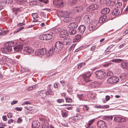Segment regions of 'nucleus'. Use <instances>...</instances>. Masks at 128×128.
Segmentation results:
<instances>
[{
	"label": "nucleus",
	"instance_id": "1",
	"mask_svg": "<svg viewBox=\"0 0 128 128\" xmlns=\"http://www.w3.org/2000/svg\"><path fill=\"white\" fill-rule=\"evenodd\" d=\"M60 37L64 38L63 41L64 44L65 46H69L71 43V40L68 36V34L67 32V30H62L59 34Z\"/></svg>",
	"mask_w": 128,
	"mask_h": 128
},
{
	"label": "nucleus",
	"instance_id": "2",
	"mask_svg": "<svg viewBox=\"0 0 128 128\" xmlns=\"http://www.w3.org/2000/svg\"><path fill=\"white\" fill-rule=\"evenodd\" d=\"M63 45H64V44L63 42H56L54 44V46L53 47L54 51L57 52L61 51Z\"/></svg>",
	"mask_w": 128,
	"mask_h": 128
},
{
	"label": "nucleus",
	"instance_id": "3",
	"mask_svg": "<svg viewBox=\"0 0 128 128\" xmlns=\"http://www.w3.org/2000/svg\"><path fill=\"white\" fill-rule=\"evenodd\" d=\"M96 77L98 79H103L106 76V73L102 70L96 71L95 73Z\"/></svg>",
	"mask_w": 128,
	"mask_h": 128
},
{
	"label": "nucleus",
	"instance_id": "4",
	"mask_svg": "<svg viewBox=\"0 0 128 128\" xmlns=\"http://www.w3.org/2000/svg\"><path fill=\"white\" fill-rule=\"evenodd\" d=\"M97 22L96 21H92L91 22L89 26L90 30L92 31L96 30L98 28L97 26Z\"/></svg>",
	"mask_w": 128,
	"mask_h": 128
},
{
	"label": "nucleus",
	"instance_id": "5",
	"mask_svg": "<svg viewBox=\"0 0 128 128\" xmlns=\"http://www.w3.org/2000/svg\"><path fill=\"white\" fill-rule=\"evenodd\" d=\"M54 5L57 8H61L64 6V2L61 0H54L53 1Z\"/></svg>",
	"mask_w": 128,
	"mask_h": 128
},
{
	"label": "nucleus",
	"instance_id": "6",
	"mask_svg": "<svg viewBox=\"0 0 128 128\" xmlns=\"http://www.w3.org/2000/svg\"><path fill=\"white\" fill-rule=\"evenodd\" d=\"M98 7V4H92L86 8L87 11L88 12H92L95 9H97Z\"/></svg>",
	"mask_w": 128,
	"mask_h": 128
},
{
	"label": "nucleus",
	"instance_id": "7",
	"mask_svg": "<svg viewBox=\"0 0 128 128\" xmlns=\"http://www.w3.org/2000/svg\"><path fill=\"white\" fill-rule=\"evenodd\" d=\"M91 74L90 72H87L82 76L84 80L86 82H87L90 81L89 78Z\"/></svg>",
	"mask_w": 128,
	"mask_h": 128
},
{
	"label": "nucleus",
	"instance_id": "8",
	"mask_svg": "<svg viewBox=\"0 0 128 128\" xmlns=\"http://www.w3.org/2000/svg\"><path fill=\"white\" fill-rule=\"evenodd\" d=\"M97 124L99 128H107L106 124L103 120H99L97 122Z\"/></svg>",
	"mask_w": 128,
	"mask_h": 128
},
{
	"label": "nucleus",
	"instance_id": "9",
	"mask_svg": "<svg viewBox=\"0 0 128 128\" xmlns=\"http://www.w3.org/2000/svg\"><path fill=\"white\" fill-rule=\"evenodd\" d=\"M78 24L79 22H71L68 26V28L75 29L77 28Z\"/></svg>",
	"mask_w": 128,
	"mask_h": 128
},
{
	"label": "nucleus",
	"instance_id": "10",
	"mask_svg": "<svg viewBox=\"0 0 128 128\" xmlns=\"http://www.w3.org/2000/svg\"><path fill=\"white\" fill-rule=\"evenodd\" d=\"M36 94L38 97L42 98H44L46 95L45 92L43 90L38 92Z\"/></svg>",
	"mask_w": 128,
	"mask_h": 128
},
{
	"label": "nucleus",
	"instance_id": "11",
	"mask_svg": "<svg viewBox=\"0 0 128 128\" xmlns=\"http://www.w3.org/2000/svg\"><path fill=\"white\" fill-rule=\"evenodd\" d=\"M12 49V48L7 46V45H6L5 48H2L1 49L2 53L4 54L8 52L11 51Z\"/></svg>",
	"mask_w": 128,
	"mask_h": 128
},
{
	"label": "nucleus",
	"instance_id": "12",
	"mask_svg": "<svg viewBox=\"0 0 128 128\" xmlns=\"http://www.w3.org/2000/svg\"><path fill=\"white\" fill-rule=\"evenodd\" d=\"M23 50L24 52H27L29 54L32 52L34 51L31 47L28 46H25L23 48Z\"/></svg>",
	"mask_w": 128,
	"mask_h": 128
},
{
	"label": "nucleus",
	"instance_id": "13",
	"mask_svg": "<svg viewBox=\"0 0 128 128\" xmlns=\"http://www.w3.org/2000/svg\"><path fill=\"white\" fill-rule=\"evenodd\" d=\"M83 7L81 6H76L74 8V10L76 12L80 13L83 10Z\"/></svg>",
	"mask_w": 128,
	"mask_h": 128
},
{
	"label": "nucleus",
	"instance_id": "14",
	"mask_svg": "<svg viewBox=\"0 0 128 128\" xmlns=\"http://www.w3.org/2000/svg\"><path fill=\"white\" fill-rule=\"evenodd\" d=\"M40 125V123L38 120H34L32 123V128H38Z\"/></svg>",
	"mask_w": 128,
	"mask_h": 128
},
{
	"label": "nucleus",
	"instance_id": "15",
	"mask_svg": "<svg viewBox=\"0 0 128 128\" xmlns=\"http://www.w3.org/2000/svg\"><path fill=\"white\" fill-rule=\"evenodd\" d=\"M86 30L85 26L83 25L80 26L78 29V32L82 34H83Z\"/></svg>",
	"mask_w": 128,
	"mask_h": 128
},
{
	"label": "nucleus",
	"instance_id": "16",
	"mask_svg": "<svg viewBox=\"0 0 128 128\" xmlns=\"http://www.w3.org/2000/svg\"><path fill=\"white\" fill-rule=\"evenodd\" d=\"M73 19L72 17L68 16L64 18L63 19V21L65 22H69L72 21Z\"/></svg>",
	"mask_w": 128,
	"mask_h": 128
},
{
	"label": "nucleus",
	"instance_id": "17",
	"mask_svg": "<svg viewBox=\"0 0 128 128\" xmlns=\"http://www.w3.org/2000/svg\"><path fill=\"white\" fill-rule=\"evenodd\" d=\"M13 2L12 0H0V2L3 3V6H5L6 4H11Z\"/></svg>",
	"mask_w": 128,
	"mask_h": 128
},
{
	"label": "nucleus",
	"instance_id": "18",
	"mask_svg": "<svg viewBox=\"0 0 128 128\" xmlns=\"http://www.w3.org/2000/svg\"><path fill=\"white\" fill-rule=\"evenodd\" d=\"M121 64L122 68L126 69H128V62L123 61V60Z\"/></svg>",
	"mask_w": 128,
	"mask_h": 128
},
{
	"label": "nucleus",
	"instance_id": "19",
	"mask_svg": "<svg viewBox=\"0 0 128 128\" xmlns=\"http://www.w3.org/2000/svg\"><path fill=\"white\" fill-rule=\"evenodd\" d=\"M110 9L108 8H105L103 9L101 11V13L103 14H106L110 12Z\"/></svg>",
	"mask_w": 128,
	"mask_h": 128
},
{
	"label": "nucleus",
	"instance_id": "20",
	"mask_svg": "<svg viewBox=\"0 0 128 128\" xmlns=\"http://www.w3.org/2000/svg\"><path fill=\"white\" fill-rule=\"evenodd\" d=\"M15 51L16 52H20L22 48V45H18L17 46L13 48Z\"/></svg>",
	"mask_w": 128,
	"mask_h": 128
},
{
	"label": "nucleus",
	"instance_id": "21",
	"mask_svg": "<svg viewBox=\"0 0 128 128\" xmlns=\"http://www.w3.org/2000/svg\"><path fill=\"white\" fill-rule=\"evenodd\" d=\"M112 15L117 16L119 14L120 12L118 9L115 8L112 10Z\"/></svg>",
	"mask_w": 128,
	"mask_h": 128
},
{
	"label": "nucleus",
	"instance_id": "22",
	"mask_svg": "<svg viewBox=\"0 0 128 128\" xmlns=\"http://www.w3.org/2000/svg\"><path fill=\"white\" fill-rule=\"evenodd\" d=\"M54 50L53 47L51 48L48 51V52L46 54V55L47 56H49L52 54L54 53Z\"/></svg>",
	"mask_w": 128,
	"mask_h": 128
},
{
	"label": "nucleus",
	"instance_id": "23",
	"mask_svg": "<svg viewBox=\"0 0 128 128\" xmlns=\"http://www.w3.org/2000/svg\"><path fill=\"white\" fill-rule=\"evenodd\" d=\"M85 64H86L84 62L80 64L77 65L78 68V69L82 70L85 68Z\"/></svg>",
	"mask_w": 128,
	"mask_h": 128
},
{
	"label": "nucleus",
	"instance_id": "24",
	"mask_svg": "<svg viewBox=\"0 0 128 128\" xmlns=\"http://www.w3.org/2000/svg\"><path fill=\"white\" fill-rule=\"evenodd\" d=\"M94 120H89L88 122H86V128H95L93 126H90L93 123Z\"/></svg>",
	"mask_w": 128,
	"mask_h": 128
},
{
	"label": "nucleus",
	"instance_id": "25",
	"mask_svg": "<svg viewBox=\"0 0 128 128\" xmlns=\"http://www.w3.org/2000/svg\"><path fill=\"white\" fill-rule=\"evenodd\" d=\"M106 16H104L100 17L99 22L100 24L102 23L106 20Z\"/></svg>",
	"mask_w": 128,
	"mask_h": 128
},
{
	"label": "nucleus",
	"instance_id": "26",
	"mask_svg": "<svg viewBox=\"0 0 128 128\" xmlns=\"http://www.w3.org/2000/svg\"><path fill=\"white\" fill-rule=\"evenodd\" d=\"M81 36L80 35H77L74 36L73 38L74 41V42H78L81 38Z\"/></svg>",
	"mask_w": 128,
	"mask_h": 128
},
{
	"label": "nucleus",
	"instance_id": "27",
	"mask_svg": "<svg viewBox=\"0 0 128 128\" xmlns=\"http://www.w3.org/2000/svg\"><path fill=\"white\" fill-rule=\"evenodd\" d=\"M15 44L14 42L12 41L8 42L6 44V45H7V46L10 47L11 48L12 47H14Z\"/></svg>",
	"mask_w": 128,
	"mask_h": 128
},
{
	"label": "nucleus",
	"instance_id": "28",
	"mask_svg": "<svg viewBox=\"0 0 128 128\" xmlns=\"http://www.w3.org/2000/svg\"><path fill=\"white\" fill-rule=\"evenodd\" d=\"M45 40H48L52 38V35L50 34H45Z\"/></svg>",
	"mask_w": 128,
	"mask_h": 128
},
{
	"label": "nucleus",
	"instance_id": "29",
	"mask_svg": "<svg viewBox=\"0 0 128 128\" xmlns=\"http://www.w3.org/2000/svg\"><path fill=\"white\" fill-rule=\"evenodd\" d=\"M90 16L88 15H85L84 17L83 20L86 22L88 23L90 22Z\"/></svg>",
	"mask_w": 128,
	"mask_h": 128
},
{
	"label": "nucleus",
	"instance_id": "30",
	"mask_svg": "<svg viewBox=\"0 0 128 128\" xmlns=\"http://www.w3.org/2000/svg\"><path fill=\"white\" fill-rule=\"evenodd\" d=\"M12 10L13 11L15 14L17 16V17L18 16H19L17 14L20 11L19 8H14L12 9Z\"/></svg>",
	"mask_w": 128,
	"mask_h": 128
},
{
	"label": "nucleus",
	"instance_id": "31",
	"mask_svg": "<svg viewBox=\"0 0 128 128\" xmlns=\"http://www.w3.org/2000/svg\"><path fill=\"white\" fill-rule=\"evenodd\" d=\"M97 82H92L89 84V87L92 88V87L95 88L96 86V84Z\"/></svg>",
	"mask_w": 128,
	"mask_h": 128
},
{
	"label": "nucleus",
	"instance_id": "32",
	"mask_svg": "<svg viewBox=\"0 0 128 128\" xmlns=\"http://www.w3.org/2000/svg\"><path fill=\"white\" fill-rule=\"evenodd\" d=\"M69 32L70 35H74L76 34V30L74 29H70L69 30Z\"/></svg>",
	"mask_w": 128,
	"mask_h": 128
},
{
	"label": "nucleus",
	"instance_id": "33",
	"mask_svg": "<svg viewBox=\"0 0 128 128\" xmlns=\"http://www.w3.org/2000/svg\"><path fill=\"white\" fill-rule=\"evenodd\" d=\"M123 60L120 59H116L111 60V61L115 63H119L122 62Z\"/></svg>",
	"mask_w": 128,
	"mask_h": 128
},
{
	"label": "nucleus",
	"instance_id": "34",
	"mask_svg": "<svg viewBox=\"0 0 128 128\" xmlns=\"http://www.w3.org/2000/svg\"><path fill=\"white\" fill-rule=\"evenodd\" d=\"M41 56L43 55L46 54V50L45 48H42L40 49Z\"/></svg>",
	"mask_w": 128,
	"mask_h": 128
},
{
	"label": "nucleus",
	"instance_id": "35",
	"mask_svg": "<svg viewBox=\"0 0 128 128\" xmlns=\"http://www.w3.org/2000/svg\"><path fill=\"white\" fill-rule=\"evenodd\" d=\"M113 77H110L108 78L107 80V82L109 84H113Z\"/></svg>",
	"mask_w": 128,
	"mask_h": 128
},
{
	"label": "nucleus",
	"instance_id": "36",
	"mask_svg": "<svg viewBox=\"0 0 128 128\" xmlns=\"http://www.w3.org/2000/svg\"><path fill=\"white\" fill-rule=\"evenodd\" d=\"M113 84L116 83L118 82L119 80V78L116 76H113Z\"/></svg>",
	"mask_w": 128,
	"mask_h": 128
},
{
	"label": "nucleus",
	"instance_id": "37",
	"mask_svg": "<svg viewBox=\"0 0 128 128\" xmlns=\"http://www.w3.org/2000/svg\"><path fill=\"white\" fill-rule=\"evenodd\" d=\"M19 4H24L26 0H15Z\"/></svg>",
	"mask_w": 128,
	"mask_h": 128
},
{
	"label": "nucleus",
	"instance_id": "38",
	"mask_svg": "<svg viewBox=\"0 0 128 128\" xmlns=\"http://www.w3.org/2000/svg\"><path fill=\"white\" fill-rule=\"evenodd\" d=\"M113 118V117L112 116H106L104 117H103L102 118V119L105 120H112Z\"/></svg>",
	"mask_w": 128,
	"mask_h": 128
},
{
	"label": "nucleus",
	"instance_id": "39",
	"mask_svg": "<svg viewBox=\"0 0 128 128\" xmlns=\"http://www.w3.org/2000/svg\"><path fill=\"white\" fill-rule=\"evenodd\" d=\"M38 3V2L36 0H32L30 2V4L31 6L37 4Z\"/></svg>",
	"mask_w": 128,
	"mask_h": 128
},
{
	"label": "nucleus",
	"instance_id": "40",
	"mask_svg": "<svg viewBox=\"0 0 128 128\" xmlns=\"http://www.w3.org/2000/svg\"><path fill=\"white\" fill-rule=\"evenodd\" d=\"M37 87V86L36 85H34L32 86H30L28 87L27 89L28 91H30L34 88H35Z\"/></svg>",
	"mask_w": 128,
	"mask_h": 128
},
{
	"label": "nucleus",
	"instance_id": "41",
	"mask_svg": "<svg viewBox=\"0 0 128 128\" xmlns=\"http://www.w3.org/2000/svg\"><path fill=\"white\" fill-rule=\"evenodd\" d=\"M63 16L62 17L65 18L66 17L68 16H70V14L66 12H63Z\"/></svg>",
	"mask_w": 128,
	"mask_h": 128
},
{
	"label": "nucleus",
	"instance_id": "42",
	"mask_svg": "<svg viewBox=\"0 0 128 128\" xmlns=\"http://www.w3.org/2000/svg\"><path fill=\"white\" fill-rule=\"evenodd\" d=\"M63 12L62 11H58L57 12V15L59 17H62Z\"/></svg>",
	"mask_w": 128,
	"mask_h": 128
},
{
	"label": "nucleus",
	"instance_id": "43",
	"mask_svg": "<svg viewBox=\"0 0 128 128\" xmlns=\"http://www.w3.org/2000/svg\"><path fill=\"white\" fill-rule=\"evenodd\" d=\"M39 38L40 39L42 40H45V34H42L39 37Z\"/></svg>",
	"mask_w": 128,
	"mask_h": 128
},
{
	"label": "nucleus",
	"instance_id": "44",
	"mask_svg": "<svg viewBox=\"0 0 128 128\" xmlns=\"http://www.w3.org/2000/svg\"><path fill=\"white\" fill-rule=\"evenodd\" d=\"M122 6V3L121 2H117L115 5L116 7L118 8H120Z\"/></svg>",
	"mask_w": 128,
	"mask_h": 128
},
{
	"label": "nucleus",
	"instance_id": "45",
	"mask_svg": "<svg viewBox=\"0 0 128 128\" xmlns=\"http://www.w3.org/2000/svg\"><path fill=\"white\" fill-rule=\"evenodd\" d=\"M76 0H70V4L71 5H73L76 2Z\"/></svg>",
	"mask_w": 128,
	"mask_h": 128
},
{
	"label": "nucleus",
	"instance_id": "46",
	"mask_svg": "<svg viewBox=\"0 0 128 128\" xmlns=\"http://www.w3.org/2000/svg\"><path fill=\"white\" fill-rule=\"evenodd\" d=\"M124 118H120V117H114V120H124ZM125 120H126L127 119H126V118H125L124 119Z\"/></svg>",
	"mask_w": 128,
	"mask_h": 128
},
{
	"label": "nucleus",
	"instance_id": "47",
	"mask_svg": "<svg viewBox=\"0 0 128 128\" xmlns=\"http://www.w3.org/2000/svg\"><path fill=\"white\" fill-rule=\"evenodd\" d=\"M108 3L109 4V5L111 6H113L114 4V2L110 0H109L108 1Z\"/></svg>",
	"mask_w": 128,
	"mask_h": 128
},
{
	"label": "nucleus",
	"instance_id": "48",
	"mask_svg": "<svg viewBox=\"0 0 128 128\" xmlns=\"http://www.w3.org/2000/svg\"><path fill=\"white\" fill-rule=\"evenodd\" d=\"M40 49L37 50L35 52V54L37 56L40 55L41 56V53L40 51Z\"/></svg>",
	"mask_w": 128,
	"mask_h": 128
},
{
	"label": "nucleus",
	"instance_id": "49",
	"mask_svg": "<svg viewBox=\"0 0 128 128\" xmlns=\"http://www.w3.org/2000/svg\"><path fill=\"white\" fill-rule=\"evenodd\" d=\"M1 32H0V36L5 35L7 34V32L6 31H4V32H2L1 30Z\"/></svg>",
	"mask_w": 128,
	"mask_h": 128
},
{
	"label": "nucleus",
	"instance_id": "50",
	"mask_svg": "<svg viewBox=\"0 0 128 128\" xmlns=\"http://www.w3.org/2000/svg\"><path fill=\"white\" fill-rule=\"evenodd\" d=\"M52 90L51 89H49L47 91L46 94L47 95H50L52 94Z\"/></svg>",
	"mask_w": 128,
	"mask_h": 128
},
{
	"label": "nucleus",
	"instance_id": "51",
	"mask_svg": "<svg viewBox=\"0 0 128 128\" xmlns=\"http://www.w3.org/2000/svg\"><path fill=\"white\" fill-rule=\"evenodd\" d=\"M66 102H72V99L70 98H68L67 97L65 98Z\"/></svg>",
	"mask_w": 128,
	"mask_h": 128
},
{
	"label": "nucleus",
	"instance_id": "52",
	"mask_svg": "<svg viewBox=\"0 0 128 128\" xmlns=\"http://www.w3.org/2000/svg\"><path fill=\"white\" fill-rule=\"evenodd\" d=\"M99 108H108L109 107V106L108 105H105L102 106H98Z\"/></svg>",
	"mask_w": 128,
	"mask_h": 128
},
{
	"label": "nucleus",
	"instance_id": "53",
	"mask_svg": "<svg viewBox=\"0 0 128 128\" xmlns=\"http://www.w3.org/2000/svg\"><path fill=\"white\" fill-rule=\"evenodd\" d=\"M77 96L78 98L80 100H82V99L83 98V95L82 94H78Z\"/></svg>",
	"mask_w": 128,
	"mask_h": 128
},
{
	"label": "nucleus",
	"instance_id": "54",
	"mask_svg": "<svg viewBox=\"0 0 128 128\" xmlns=\"http://www.w3.org/2000/svg\"><path fill=\"white\" fill-rule=\"evenodd\" d=\"M32 16L33 18H37L38 17V15L36 13H32Z\"/></svg>",
	"mask_w": 128,
	"mask_h": 128
},
{
	"label": "nucleus",
	"instance_id": "55",
	"mask_svg": "<svg viewBox=\"0 0 128 128\" xmlns=\"http://www.w3.org/2000/svg\"><path fill=\"white\" fill-rule=\"evenodd\" d=\"M76 117L77 118V120H79L82 119L83 118V116L81 115H79L77 116H76Z\"/></svg>",
	"mask_w": 128,
	"mask_h": 128
},
{
	"label": "nucleus",
	"instance_id": "56",
	"mask_svg": "<svg viewBox=\"0 0 128 128\" xmlns=\"http://www.w3.org/2000/svg\"><path fill=\"white\" fill-rule=\"evenodd\" d=\"M107 74L108 76H112L113 74L111 71H108V72Z\"/></svg>",
	"mask_w": 128,
	"mask_h": 128
},
{
	"label": "nucleus",
	"instance_id": "57",
	"mask_svg": "<svg viewBox=\"0 0 128 128\" xmlns=\"http://www.w3.org/2000/svg\"><path fill=\"white\" fill-rule=\"evenodd\" d=\"M60 83L63 86H65L66 85V82L64 80L60 81Z\"/></svg>",
	"mask_w": 128,
	"mask_h": 128
},
{
	"label": "nucleus",
	"instance_id": "58",
	"mask_svg": "<svg viewBox=\"0 0 128 128\" xmlns=\"http://www.w3.org/2000/svg\"><path fill=\"white\" fill-rule=\"evenodd\" d=\"M5 6H3V3L2 2H0V10L2 9H3Z\"/></svg>",
	"mask_w": 128,
	"mask_h": 128
},
{
	"label": "nucleus",
	"instance_id": "59",
	"mask_svg": "<svg viewBox=\"0 0 128 128\" xmlns=\"http://www.w3.org/2000/svg\"><path fill=\"white\" fill-rule=\"evenodd\" d=\"M59 86V84L58 83H56L54 85V86L56 88H58Z\"/></svg>",
	"mask_w": 128,
	"mask_h": 128
},
{
	"label": "nucleus",
	"instance_id": "60",
	"mask_svg": "<svg viewBox=\"0 0 128 128\" xmlns=\"http://www.w3.org/2000/svg\"><path fill=\"white\" fill-rule=\"evenodd\" d=\"M57 102L59 103H61L64 102V100L63 99H59L57 100Z\"/></svg>",
	"mask_w": 128,
	"mask_h": 128
},
{
	"label": "nucleus",
	"instance_id": "61",
	"mask_svg": "<svg viewBox=\"0 0 128 128\" xmlns=\"http://www.w3.org/2000/svg\"><path fill=\"white\" fill-rule=\"evenodd\" d=\"M116 128H124L123 125L120 124H118V126Z\"/></svg>",
	"mask_w": 128,
	"mask_h": 128
},
{
	"label": "nucleus",
	"instance_id": "62",
	"mask_svg": "<svg viewBox=\"0 0 128 128\" xmlns=\"http://www.w3.org/2000/svg\"><path fill=\"white\" fill-rule=\"evenodd\" d=\"M31 102L29 101H25L23 102L22 105L25 104H30Z\"/></svg>",
	"mask_w": 128,
	"mask_h": 128
},
{
	"label": "nucleus",
	"instance_id": "63",
	"mask_svg": "<svg viewBox=\"0 0 128 128\" xmlns=\"http://www.w3.org/2000/svg\"><path fill=\"white\" fill-rule=\"evenodd\" d=\"M125 45V43H123L122 44L120 45L119 46V48H123L124 46Z\"/></svg>",
	"mask_w": 128,
	"mask_h": 128
},
{
	"label": "nucleus",
	"instance_id": "64",
	"mask_svg": "<svg viewBox=\"0 0 128 128\" xmlns=\"http://www.w3.org/2000/svg\"><path fill=\"white\" fill-rule=\"evenodd\" d=\"M42 128H48L47 124L46 125L43 124L42 127Z\"/></svg>",
	"mask_w": 128,
	"mask_h": 128
}]
</instances>
